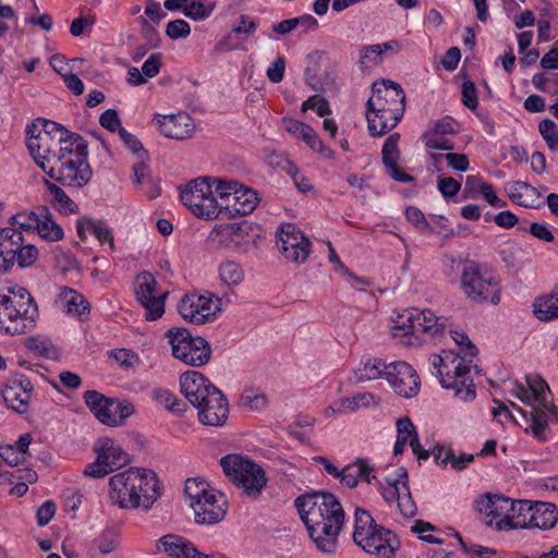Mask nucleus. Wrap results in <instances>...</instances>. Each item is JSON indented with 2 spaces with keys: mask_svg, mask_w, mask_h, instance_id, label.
Returning <instances> with one entry per match:
<instances>
[{
  "mask_svg": "<svg viewBox=\"0 0 558 558\" xmlns=\"http://www.w3.org/2000/svg\"><path fill=\"white\" fill-rule=\"evenodd\" d=\"M294 506L317 549L335 553L344 523V511L337 497L328 492H313L299 496Z\"/></svg>",
  "mask_w": 558,
  "mask_h": 558,
  "instance_id": "f257e3e1",
  "label": "nucleus"
},
{
  "mask_svg": "<svg viewBox=\"0 0 558 558\" xmlns=\"http://www.w3.org/2000/svg\"><path fill=\"white\" fill-rule=\"evenodd\" d=\"M109 498L121 509L149 510L160 497V482L147 469L131 468L117 473L109 481Z\"/></svg>",
  "mask_w": 558,
  "mask_h": 558,
  "instance_id": "f03ea898",
  "label": "nucleus"
},
{
  "mask_svg": "<svg viewBox=\"0 0 558 558\" xmlns=\"http://www.w3.org/2000/svg\"><path fill=\"white\" fill-rule=\"evenodd\" d=\"M181 392L198 410V420L208 426H222L229 416V403L225 395L203 374L184 372L180 376Z\"/></svg>",
  "mask_w": 558,
  "mask_h": 558,
  "instance_id": "7ed1b4c3",
  "label": "nucleus"
},
{
  "mask_svg": "<svg viewBox=\"0 0 558 558\" xmlns=\"http://www.w3.org/2000/svg\"><path fill=\"white\" fill-rule=\"evenodd\" d=\"M367 100V126L373 136H381L397 126L405 109V93L393 81L374 83Z\"/></svg>",
  "mask_w": 558,
  "mask_h": 558,
  "instance_id": "20e7f679",
  "label": "nucleus"
},
{
  "mask_svg": "<svg viewBox=\"0 0 558 558\" xmlns=\"http://www.w3.org/2000/svg\"><path fill=\"white\" fill-rule=\"evenodd\" d=\"M38 307L32 294L22 287L0 292V331L5 335H23L35 327Z\"/></svg>",
  "mask_w": 558,
  "mask_h": 558,
  "instance_id": "39448f33",
  "label": "nucleus"
},
{
  "mask_svg": "<svg viewBox=\"0 0 558 558\" xmlns=\"http://www.w3.org/2000/svg\"><path fill=\"white\" fill-rule=\"evenodd\" d=\"M448 326V318L438 317L430 310L408 308L397 315L391 333L405 345L416 347L441 337Z\"/></svg>",
  "mask_w": 558,
  "mask_h": 558,
  "instance_id": "423d86ee",
  "label": "nucleus"
},
{
  "mask_svg": "<svg viewBox=\"0 0 558 558\" xmlns=\"http://www.w3.org/2000/svg\"><path fill=\"white\" fill-rule=\"evenodd\" d=\"M549 391V386L541 377L527 378V387L517 384L513 388V395L523 403L531 405L532 410L530 412L523 411L513 402H511V407L517 409L525 420L530 415L531 424L525 430L531 429L533 436L538 440L545 439V428L547 426L546 411L556 418L558 417V409L547 399Z\"/></svg>",
  "mask_w": 558,
  "mask_h": 558,
  "instance_id": "0eeeda50",
  "label": "nucleus"
},
{
  "mask_svg": "<svg viewBox=\"0 0 558 558\" xmlns=\"http://www.w3.org/2000/svg\"><path fill=\"white\" fill-rule=\"evenodd\" d=\"M73 150L59 147L56 160L60 163L58 170L51 167L48 177L60 182L63 186L82 187L92 179V168L88 163V144L82 136H74Z\"/></svg>",
  "mask_w": 558,
  "mask_h": 558,
  "instance_id": "6e6552de",
  "label": "nucleus"
},
{
  "mask_svg": "<svg viewBox=\"0 0 558 558\" xmlns=\"http://www.w3.org/2000/svg\"><path fill=\"white\" fill-rule=\"evenodd\" d=\"M432 375L439 379L446 389H453L454 395L463 401L473 400L476 396L473 380L470 378L471 362L464 357H452L433 354L428 359Z\"/></svg>",
  "mask_w": 558,
  "mask_h": 558,
  "instance_id": "1a4fd4ad",
  "label": "nucleus"
},
{
  "mask_svg": "<svg viewBox=\"0 0 558 558\" xmlns=\"http://www.w3.org/2000/svg\"><path fill=\"white\" fill-rule=\"evenodd\" d=\"M220 465L226 476L252 499H257L267 485L263 468L246 457L227 454L221 458Z\"/></svg>",
  "mask_w": 558,
  "mask_h": 558,
  "instance_id": "9d476101",
  "label": "nucleus"
},
{
  "mask_svg": "<svg viewBox=\"0 0 558 558\" xmlns=\"http://www.w3.org/2000/svg\"><path fill=\"white\" fill-rule=\"evenodd\" d=\"M460 280L461 289L471 302L499 304V282L486 268L470 262L464 265Z\"/></svg>",
  "mask_w": 558,
  "mask_h": 558,
  "instance_id": "9b49d317",
  "label": "nucleus"
},
{
  "mask_svg": "<svg viewBox=\"0 0 558 558\" xmlns=\"http://www.w3.org/2000/svg\"><path fill=\"white\" fill-rule=\"evenodd\" d=\"M172 355L186 365L199 367L207 364L211 356V348L201 336H192L186 328H172L167 331Z\"/></svg>",
  "mask_w": 558,
  "mask_h": 558,
  "instance_id": "f8f14e48",
  "label": "nucleus"
},
{
  "mask_svg": "<svg viewBox=\"0 0 558 558\" xmlns=\"http://www.w3.org/2000/svg\"><path fill=\"white\" fill-rule=\"evenodd\" d=\"M180 198L193 215L210 220L218 218L220 214L219 203L214 196L213 184L209 178L199 177L189 182L180 192Z\"/></svg>",
  "mask_w": 558,
  "mask_h": 558,
  "instance_id": "ddd939ff",
  "label": "nucleus"
},
{
  "mask_svg": "<svg viewBox=\"0 0 558 558\" xmlns=\"http://www.w3.org/2000/svg\"><path fill=\"white\" fill-rule=\"evenodd\" d=\"M385 378L393 391L403 398L416 396L421 388L416 371L407 362L398 361L387 365Z\"/></svg>",
  "mask_w": 558,
  "mask_h": 558,
  "instance_id": "4468645a",
  "label": "nucleus"
},
{
  "mask_svg": "<svg viewBox=\"0 0 558 558\" xmlns=\"http://www.w3.org/2000/svg\"><path fill=\"white\" fill-rule=\"evenodd\" d=\"M277 244L287 259L303 263L311 253V241L293 223H286L277 230Z\"/></svg>",
  "mask_w": 558,
  "mask_h": 558,
  "instance_id": "2eb2a0df",
  "label": "nucleus"
},
{
  "mask_svg": "<svg viewBox=\"0 0 558 558\" xmlns=\"http://www.w3.org/2000/svg\"><path fill=\"white\" fill-rule=\"evenodd\" d=\"M156 286L157 281L150 272L144 271L137 276L135 295L136 300L146 311V320H156L165 313V299L167 293L157 295Z\"/></svg>",
  "mask_w": 558,
  "mask_h": 558,
  "instance_id": "dca6fc26",
  "label": "nucleus"
},
{
  "mask_svg": "<svg viewBox=\"0 0 558 558\" xmlns=\"http://www.w3.org/2000/svg\"><path fill=\"white\" fill-rule=\"evenodd\" d=\"M354 543L366 553L379 558H391L399 548V541L395 533L379 524L373 526Z\"/></svg>",
  "mask_w": 558,
  "mask_h": 558,
  "instance_id": "f3484780",
  "label": "nucleus"
},
{
  "mask_svg": "<svg viewBox=\"0 0 558 558\" xmlns=\"http://www.w3.org/2000/svg\"><path fill=\"white\" fill-rule=\"evenodd\" d=\"M33 384L25 376H14L7 380L1 390V396L9 409L24 414L28 411Z\"/></svg>",
  "mask_w": 558,
  "mask_h": 558,
  "instance_id": "a211bd4d",
  "label": "nucleus"
},
{
  "mask_svg": "<svg viewBox=\"0 0 558 558\" xmlns=\"http://www.w3.org/2000/svg\"><path fill=\"white\" fill-rule=\"evenodd\" d=\"M192 509L197 524H216L226 517L227 501L221 493L213 489Z\"/></svg>",
  "mask_w": 558,
  "mask_h": 558,
  "instance_id": "6ab92c4d",
  "label": "nucleus"
},
{
  "mask_svg": "<svg viewBox=\"0 0 558 558\" xmlns=\"http://www.w3.org/2000/svg\"><path fill=\"white\" fill-rule=\"evenodd\" d=\"M475 508L478 513L484 515L486 525H495L497 529L499 521L510 517V512L513 510V500L501 495L486 494L475 502Z\"/></svg>",
  "mask_w": 558,
  "mask_h": 558,
  "instance_id": "aec40b11",
  "label": "nucleus"
},
{
  "mask_svg": "<svg viewBox=\"0 0 558 558\" xmlns=\"http://www.w3.org/2000/svg\"><path fill=\"white\" fill-rule=\"evenodd\" d=\"M83 399L99 422L108 426H119L117 399L108 398L96 390L85 391Z\"/></svg>",
  "mask_w": 558,
  "mask_h": 558,
  "instance_id": "412c9836",
  "label": "nucleus"
},
{
  "mask_svg": "<svg viewBox=\"0 0 558 558\" xmlns=\"http://www.w3.org/2000/svg\"><path fill=\"white\" fill-rule=\"evenodd\" d=\"M157 549L163 550L171 558H214L199 551L189 539L177 534H167L157 542Z\"/></svg>",
  "mask_w": 558,
  "mask_h": 558,
  "instance_id": "4be33fe9",
  "label": "nucleus"
},
{
  "mask_svg": "<svg viewBox=\"0 0 558 558\" xmlns=\"http://www.w3.org/2000/svg\"><path fill=\"white\" fill-rule=\"evenodd\" d=\"M232 194L230 201L226 204L221 203L220 206V213L225 211L230 218L246 216L251 214L258 204L257 193L251 187L239 184Z\"/></svg>",
  "mask_w": 558,
  "mask_h": 558,
  "instance_id": "5701e85b",
  "label": "nucleus"
},
{
  "mask_svg": "<svg viewBox=\"0 0 558 558\" xmlns=\"http://www.w3.org/2000/svg\"><path fill=\"white\" fill-rule=\"evenodd\" d=\"M160 133L172 140L182 141L191 136L194 124L189 114L179 113L157 118Z\"/></svg>",
  "mask_w": 558,
  "mask_h": 558,
  "instance_id": "b1692460",
  "label": "nucleus"
},
{
  "mask_svg": "<svg viewBox=\"0 0 558 558\" xmlns=\"http://www.w3.org/2000/svg\"><path fill=\"white\" fill-rule=\"evenodd\" d=\"M24 242L23 233L11 227L0 229V272H5L14 265L15 253Z\"/></svg>",
  "mask_w": 558,
  "mask_h": 558,
  "instance_id": "393cba45",
  "label": "nucleus"
},
{
  "mask_svg": "<svg viewBox=\"0 0 558 558\" xmlns=\"http://www.w3.org/2000/svg\"><path fill=\"white\" fill-rule=\"evenodd\" d=\"M373 472L374 468L369 464L368 460L357 458L353 463L345 465L339 471L338 478L342 485L354 488L360 480L369 484L373 478H376Z\"/></svg>",
  "mask_w": 558,
  "mask_h": 558,
  "instance_id": "a878e982",
  "label": "nucleus"
},
{
  "mask_svg": "<svg viewBox=\"0 0 558 558\" xmlns=\"http://www.w3.org/2000/svg\"><path fill=\"white\" fill-rule=\"evenodd\" d=\"M533 511V502L529 500H513V510L508 519H504L497 523L498 531H508L513 529H532L533 520L531 517Z\"/></svg>",
  "mask_w": 558,
  "mask_h": 558,
  "instance_id": "bb28decb",
  "label": "nucleus"
},
{
  "mask_svg": "<svg viewBox=\"0 0 558 558\" xmlns=\"http://www.w3.org/2000/svg\"><path fill=\"white\" fill-rule=\"evenodd\" d=\"M26 135H27V148L31 155L39 154L43 156H52L54 158L57 156V147L59 140L54 138L50 135H46L38 132H29V126H26Z\"/></svg>",
  "mask_w": 558,
  "mask_h": 558,
  "instance_id": "cd10ccee",
  "label": "nucleus"
},
{
  "mask_svg": "<svg viewBox=\"0 0 558 558\" xmlns=\"http://www.w3.org/2000/svg\"><path fill=\"white\" fill-rule=\"evenodd\" d=\"M530 520H533V527L548 530L558 521V508L551 502L535 501Z\"/></svg>",
  "mask_w": 558,
  "mask_h": 558,
  "instance_id": "c85d7f7f",
  "label": "nucleus"
},
{
  "mask_svg": "<svg viewBox=\"0 0 558 558\" xmlns=\"http://www.w3.org/2000/svg\"><path fill=\"white\" fill-rule=\"evenodd\" d=\"M95 451L102 454L106 459L111 472L125 465L129 461L128 453L120 447L114 446L113 440L110 438H101L98 441Z\"/></svg>",
  "mask_w": 558,
  "mask_h": 558,
  "instance_id": "c756f323",
  "label": "nucleus"
},
{
  "mask_svg": "<svg viewBox=\"0 0 558 558\" xmlns=\"http://www.w3.org/2000/svg\"><path fill=\"white\" fill-rule=\"evenodd\" d=\"M388 364L379 359H367L362 362L361 366L353 372L350 380L354 384L374 380L380 377L385 378V372Z\"/></svg>",
  "mask_w": 558,
  "mask_h": 558,
  "instance_id": "7c9ffc66",
  "label": "nucleus"
},
{
  "mask_svg": "<svg viewBox=\"0 0 558 558\" xmlns=\"http://www.w3.org/2000/svg\"><path fill=\"white\" fill-rule=\"evenodd\" d=\"M534 314L542 322L558 319V288L551 294L534 301Z\"/></svg>",
  "mask_w": 558,
  "mask_h": 558,
  "instance_id": "2f4dec72",
  "label": "nucleus"
},
{
  "mask_svg": "<svg viewBox=\"0 0 558 558\" xmlns=\"http://www.w3.org/2000/svg\"><path fill=\"white\" fill-rule=\"evenodd\" d=\"M45 185L52 196V203L59 213L69 215L77 211V205L72 201L65 192L54 183L44 180Z\"/></svg>",
  "mask_w": 558,
  "mask_h": 558,
  "instance_id": "473e14b6",
  "label": "nucleus"
},
{
  "mask_svg": "<svg viewBox=\"0 0 558 558\" xmlns=\"http://www.w3.org/2000/svg\"><path fill=\"white\" fill-rule=\"evenodd\" d=\"M41 220L37 225L38 234L48 241H59L63 238L62 228L52 219L51 214L47 207H41Z\"/></svg>",
  "mask_w": 558,
  "mask_h": 558,
  "instance_id": "72a5a7b5",
  "label": "nucleus"
},
{
  "mask_svg": "<svg viewBox=\"0 0 558 558\" xmlns=\"http://www.w3.org/2000/svg\"><path fill=\"white\" fill-rule=\"evenodd\" d=\"M92 544L100 554L108 555L114 551L120 545L119 531L114 527H106Z\"/></svg>",
  "mask_w": 558,
  "mask_h": 558,
  "instance_id": "f704fd0d",
  "label": "nucleus"
},
{
  "mask_svg": "<svg viewBox=\"0 0 558 558\" xmlns=\"http://www.w3.org/2000/svg\"><path fill=\"white\" fill-rule=\"evenodd\" d=\"M178 311L184 320L194 325L204 324L203 317L205 316L204 314H199L195 294L184 295L178 304Z\"/></svg>",
  "mask_w": 558,
  "mask_h": 558,
  "instance_id": "c9c22d12",
  "label": "nucleus"
},
{
  "mask_svg": "<svg viewBox=\"0 0 558 558\" xmlns=\"http://www.w3.org/2000/svg\"><path fill=\"white\" fill-rule=\"evenodd\" d=\"M61 295L66 301L69 313H74L80 317L89 314V303L82 294L71 288H64Z\"/></svg>",
  "mask_w": 558,
  "mask_h": 558,
  "instance_id": "e433bc0d",
  "label": "nucleus"
},
{
  "mask_svg": "<svg viewBox=\"0 0 558 558\" xmlns=\"http://www.w3.org/2000/svg\"><path fill=\"white\" fill-rule=\"evenodd\" d=\"M27 126H29V132L34 133L40 131V133L50 135L54 138H58L59 141L64 140L63 135H66L68 131V129H65L63 125L44 118L35 119Z\"/></svg>",
  "mask_w": 558,
  "mask_h": 558,
  "instance_id": "4c0bfd02",
  "label": "nucleus"
},
{
  "mask_svg": "<svg viewBox=\"0 0 558 558\" xmlns=\"http://www.w3.org/2000/svg\"><path fill=\"white\" fill-rule=\"evenodd\" d=\"M213 490L208 483L198 478H189L185 482L184 494L191 508L196 506L208 493Z\"/></svg>",
  "mask_w": 558,
  "mask_h": 558,
  "instance_id": "58836bf2",
  "label": "nucleus"
},
{
  "mask_svg": "<svg viewBox=\"0 0 558 558\" xmlns=\"http://www.w3.org/2000/svg\"><path fill=\"white\" fill-rule=\"evenodd\" d=\"M219 277L227 286H238L244 279V271L238 263L227 260L219 266Z\"/></svg>",
  "mask_w": 558,
  "mask_h": 558,
  "instance_id": "ea45409f",
  "label": "nucleus"
},
{
  "mask_svg": "<svg viewBox=\"0 0 558 558\" xmlns=\"http://www.w3.org/2000/svg\"><path fill=\"white\" fill-rule=\"evenodd\" d=\"M283 123L289 133L302 138L310 147L318 137L317 133L310 125L303 122L293 119H284Z\"/></svg>",
  "mask_w": 558,
  "mask_h": 558,
  "instance_id": "a19ab883",
  "label": "nucleus"
},
{
  "mask_svg": "<svg viewBox=\"0 0 558 558\" xmlns=\"http://www.w3.org/2000/svg\"><path fill=\"white\" fill-rule=\"evenodd\" d=\"M373 402H375V397L371 392H362L341 399L337 411L355 412L361 408L369 407Z\"/></svg>",
  "mask_w": 558,
  "mask_h": 558,
  "instance_id": "79ce46f5",
  "label": "nucleus"
},
{
  "mask_svg": "<svg viewBox=\"0 0 558 558\" xmlns=\"http://www.w3.org/2000/svg\"><path fill=\"white\" fill-rule=\"evenodd\" d=\"M400 140L399 133L390 134L385 141L381 148L383 163L387 167H392L398 163L400 151L398 148V142Z\"/></svg>",
  "mask_w": 558,
  "mask_h": 558,
  "instance_id": "37998d69",
  "label": "nucleus"
},
{
  "mask_svg": "<svg viewBox=\"0 0 558 558\" xmlns=\"http://www.w3.org/2000/svg\"><path fill=\"white\" fill-rule=\"evenodd\" d=\"M195 301L197 303L199 314H204L205 316L203 317L204 324L210 322L215 317L216 313L221 310L219 306L221 300L216 298L214 301V294H209L208 296L195 294Z\"/></svg>",
  "mask_w": 558,
  "mask_h": 558,
  "instance_id": "c03bdc74",
  "label": "nucleus"
},
{
  "mask_svg": "<svg viewBox=\"0 0 558 558\" xmlns=\"http://www.w3.org/2000/svg\"><path fill=\"white\" fill-rule=\"evenodd\" d=\"M210 184H213L214 196L219 197L222 204L230 201L233 195L232 192L239 186V182L234 180H221L209 178Z\"/></svg>",
  "mask_w": 558,
  "mask_h": 558,
  "instance_id": "a18cd8bd",
  "label": "nucleus"
},
{
  "mask_svg": "<svg viewBox=\"0 0 558 558\" xmlns=\"http://www.w3.org/2000/svg\"><path fill=\"white\" fill-rule=\"evenodd\" d=\"M378 525L371 513L364 509L356 508L355 509V520H354V532H353V541L361 537L366 532H369L373 526Z\"/></svg>",
  "mask_w": 558,
  "mask_h": 558,
  "instance_id": "49530a36",
  "label": "nucleus"
},
{
  "mask_svg": "<svg viewBox=\"0 0 558 558\" xmlns=\"http://www.w3.org/2000/svg\"><path fill=\"white\" fill-rule=\"evenodd\" d=\"M214 9L215 4L213 3L206 4L203 1H192L184 7L183 13L193 21H204L210 16Z\"/></svg>",
  "mask_w": 558,
  "mask_h": 558,
  "instance_id": "de8ad7c7",
  "label": "nucleus"
},
{
  "mask_svg": "<svg viewBox=\"0 0 558 558\" xmlns=\"http://www.w3.org/2000/svg\"><path fill=\"white\" fill-rule=\"evenodd\" d=\"M153 399L167 410L182 412L183 403L168 389L157 388L153 391Z\"/></svg>",
  "mask_w": 558,
  "mask_h": 558,
  "instance_id": "09e8293b",
  "label": "nucleus"
},
{
  "mask_svg": "<svg viewBox=\"0 0 558 558\" xmlns=\"http://www.w3.org/2000/svg\"><path fill=\"white\" fill-rule=\"evenodd\" d=\"M508 195L512 202L518 205L527 207V208H536L537 206L523 202L521 190H524L530 193H536V187L523 181H514L508 184Z\"/></svg>",
  "mask_w": 558,
  "mask_h": 558,
  "instance_id": "8fccbe9b",
  "label": "nucleus"
},
{
  "mask_svg": "<svg viewBox=\"0 0 558 558\" xmlns=\"http://www.w3.org/2000/svg\"><path fill=\"white\" fill-rule=\"evenodd\" d=\"M538 131L551 151L558 149V129L554 121L544 119L538 124Z\"/></svg>",
  "mask_w": 558,
  "mask_h": 558,
  "instance_id": "3c124183",
  "label": "nucleus"
},
{
  "mask_svg": "<svg viewBox=\"0 0 558 558\" xmlns=\"http://www.w3.org/2000/svg\"><path fill=\"white\" fill-rule=\"evenodd\" d=\"M458 132V123L451 117L435 120L430 123L424 133H432L433 135H450Z\"/></svg>",
  "mask_w": 558,
  "mask_h": 558,
  "instance_id": "603ef678",
  "label": "nucleus"
},
{
  "mask_svg": "<svg viewBox=\"0 0 558 558\" xmlns=\"http://www.w3.org/2000/svg\"><path fill=\"white\" fill-rule=\"evenodd\" d=\"M426 149H439L451 151L454 149V143L447 138L446 135H433L432 133H423L421 136Z\"/></svg>",
  "mask_w": 558,
  "mask_h": 558,
  "instance_id": "864d4df0",
  "label": "nucleus"
},
{
  "mask_svg": "<svg viewBox=\"0 0 558 558\" xmlns=\"http://www.w3.org/2000/svg\"><path fill=\"white\" fill-rule=\"evenodd\" d=\"M88 230L93 232V234L97 238V240L101 243H108L110 250H114V241L111 229L101 220L88 221Z\"/></svg>",
  "mask_w": 558,
  "mask_h": 558,
  "instance_id": "5fc2aeb1",
  "label": "nucleus"
},
{
  "mask_svg": "<svg viewBox=\"0 0 558 558\" xmlns=\"http://www.w3.org/2000/svg\"><path fill=\"white\" fill-rule=\"evenodd\" d=\"M405 217L418 231L427 233L435 232L420 208L415 206H408L405 209Z\"/></svg>",
  "mask_w": 558,
  "mask_h": 558,
  "instance_id": "6e6d98bb",
  "label": "nucleus"
},
{
  "mask_svg": "<svg viewBox=\"0 0 558 558\" xmlns=\"http://www.w3.org/2000/svg\"><path fill=\"white\" fill-rule=\"evenodd\" d=\"M38 258V250L33 244H22L15 253L14 263L25 268L32 266Z\"/></svg>",
  "mask_w": 558,
  "mask_h": 558,
  "instance_id": "4d7b16f0",
  "label": "nucleus"
},
{
  "mask_svg": "<svg viewBox=\"0 0 558 558\" xmlns=\"http://www.w3.org/2000/svg\"><path fill=\"white\" fill-rule=\"evenodd\" d=\"M109 357L113 359L121 367L125 369L133 368L140 362L138 355L128 349L111 350L109 352Z\"/></svg>",
  "mask_w": 558,
  "mask_h": 558,
  "instance_id": "13d9d810",
  "label": "nucleus"
},
{
  "mask_svg": "<svg viewBox=\"0 0 558 558\" xmlns=\"http://www.w3.org/2000/svg\"><path fill=\"white\" fill-rule=\"evenodd\" d=\"M398 507L405 518H413L416 514V505L411 496L409 484L403 482V492L398 499Z\"/></svg>",
  "mask_w": 558,
  "mask_h": 558,
  "instance_id": "bf43d9fd",
  "label": "nucleus"
},
{
  "mask_svg": "<svg viewBox=\"0 0 558 558\" xmlns=\"http://www.w3.org/2000/svg\"><path fill=\"white\" fill-rule=\"evenodd\" d=\"M106 459L102 454L97 453V458L93 463H89L83 474L94 478H102L107 474L111 473L110 468L107 464Z\"/></svg>",
  "mask_w": 558,
  "mask_h": 558,
  "instance_id": "052dcab7",
  "label": "nucleus"
},
{
  "mask_svg": "<svg viewBox=\"0 0 558 558\" xmlns=\"http://www.w3.org/2000/svg\"><path fill=\"white\" fill-rule=\"evenodd\" d=\"M450 335L452 340L460 347V351L464 354V356L474 357L477 355V348L472 343L465 332L450 330Z\"/></svg>",
  "mask_w": 558,
  "mask_h": 558,
  "instance_id": "680f3d73",
  "label": "nucleus"
},
{
  "mask_svg": "<svg viewBox=\"0 0 558 558\" xmlns=\"http://www.w3.org/2000/svg\"><path fill=\"white\" fill-rule=\"evenodd\" d=\"M241 404L251 410L258 411L266 407L267 397L264 393H255L253 390H245L241 396Z\"/></svg>",
  "mask_w": 558,
  "mask_h": 558,
  "instance_id": "e2e57ef3",
  "label": "nucleus"
},
{
  "mask_svg": "<svg viewBox=\"0 0 558 558\" xmlns=\"http://www.w3.org/2000/svg\"><path fill=\"white\" fill-rule=\"evenodd\" d=\"M191 27L184 20H174L167 24L166 34L171 39L185 38L190 35Z\"/></svg>",
  "mask_w": 558,
  "mask_h": 558,
  "instance_id": "0e129e2a",
  "label": "nucleus"
},
{
  "mask_svg": "<svg viewBox=\"0 0 558 558\" xmlns=\"http://www.w3.org/2000/svg\"><path fill=\"white\" fill-rule=\"evenodd\" d=\"M119 136L125 146L138 157L146 155L145 149L143 148L142 143L137 140L135 135L128 132L124 128H119Z\"/></svg>",
  "mask_w": 558,
  "mask_h": 558,
  "instance_id": "69168bd1",
  "label": "nucleus"
},
{
  "mask_svg": "<svg viewBox=\"0 0 558 558\" xmlns=\"http://www.w3.org/2000/svg\"><path fill=\"white\" fill-rule=\"evenodd\" d=\"M462 104L471 110L476 109L478 106L476 87L471 81L462 84Z\"/></svg>",
  "mask_w": 558,
  "mask_h": 558,
  "instance_id": "338daca9",
  "label": "nucleus"
},
{
  "mask_svg": "<svg viewBox=\"0 0 558 558\" xmlns=\"http://www.w3.org/2000/svg\"><path fill=\"white\" fill-rule=\"evenodd\" d=\"M0 458L10 466H16L25 461L12 445L0 446Z\"/></svg>",
  "mask_w": 558,
  "mask_h": 558,
  "instance_id": "774afa93",
  "label": "nucleus"
}]
</instances>
